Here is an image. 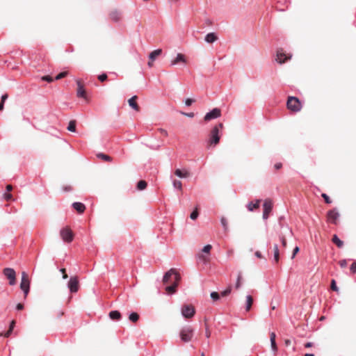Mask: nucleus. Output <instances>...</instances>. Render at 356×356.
<instances>
[{
    "mask_svg": "<svg viewBox=\"0 0 356 356\" xmlns=\"http://www.w3.org/2000/svg\"><path fill=\"white\" fill-rule=\"evenodd\" d=\"M174 276V282L172 284L166 286L165 291L168 294H172L175 293L176 289L179 284V282L181 280V276L179 273L175 268H171L168 270L165 275L163 276V282L164 284H168L169 279L171 276Z\"/></svg>",
    "mask_w": 356,
    "mask_h": 356,
    "instance_id": "f257e3e1",
    "label": "nucleus"
},
{
    "mask_svg": "<svg viewBox=\"0 0 356 356\" xmlns=\"http://www.w3.org/2000/svg\"><path fill=\"white\" fill-rule=\"evenodd\" d=\"M223 129V124L219 123L216 124L211 131L209 134V137L208 140V145L209 146H216L217 145L220 139V135L219 134L220 130Z\"/></svg>",
    "mask_w": 356,
    "mask_h": 356,
    "instance_id": "f03ea898",
    "label": "nucleus"
},
{
    "mask_svg": "<svg viewBox=\"0 0 356 356\" xmlns=\"http://www.w3.org/2000/svg\"><path fill=\"white\" fill-rule=\"evenodd\" d=\"M286 108L293 113H298L301 111L302 105L298 97L289 96L286 102Z\"/></svg>",
    "mask_w": 356,
    "mask_h": 356,
    "instance_id": "7ed1b4c3",
    "label": "nucleus"
},
{
    "mask_svg": "<svg viewBox=\"0 0 356 356\" xmlns=\"http://www.w3.org/2000/svg\"><path fill=\"white\" fill-rule=\"evenodd\" d=\"M20 288L24 291V298H26L29 292L30 281L29 279V275L25 272L22 273V280H21V283H20Z\"/></svg>",
    "mask_w": 356,
    "mask_h": 356,
    "instance_id": "20e7f679",
    "label": "nucleus"
},
{
    "mask_svg": "<svg viewBox=\"0 0 356 356\" xmlns=\"http://www.w3.org/2000/svg\"><path fill=\"white\" fill-rule=\"evenodd\" d=\"M193 336V329L190 327H186L180 331V337L182 341L188 342L191 341Z\"/></svg>",
    "mask_w": 356,
    "mask_h": 356,
    "instance_id": "39448f33",
    "label": "nucleus"
},
{
    "mask_svg": "<svg viewBox=\"0 0 356 356\" xmlns=\"http://www.w3.org/2000/svg\"><path fill=\"white\" fill-rule=\"evenodd\" d=\"M3 274L9 280L10 285H15L16 284V273L13 268H4L3 270Z\"/></svg>",
    "mask_w": 356,
    "mask_h": 356,
    "instance_id": "423d86ee",
    "label": "nucleus"
},
{
    "mask_svg": "<svg viewBox=\"0 0 356 356\" xmlns=\"http://www.w3.org/2000/svg\"><path fill=\"white\" fill-rule=\"evenodd\" d=\"M60 235L65 242L70 243L73 241L74 234L68 227L63 228L60 232Z\"/></svg>",
    "mask_w": 356,
    "mask_h": 356,
    "instance_id": "0eeeda50",
    "label": "nucleus"
},
{
    "mask_svg": "<svg viewBox=\"0 0 356 356\" xmlns=\"http://www.w3.org/2000/svg\"><path fill=\"white\" fill-rule=\"evenodd\" d=\"M195 314V307L192 305H184L181 308V314L186 318H192Z\"/></svg>",
    "mask_w": 356,
    "mask_h": 356,
    "instance_id": "6e6552de",
    "label": "nucleus"
},
{
    "mask_svg": "<svg viewBox=\"0 0 356 356\" xmlns=\"http://www.w3.org/2000/svg\"><path fill=\"white\" fill-rule=\"evenodd\" d=\"M263 208H264L263 218L266 220L268 218L269 214L273 209L272 201L269 199L265 200L264 204H263Z\"/></svg>",
    "mask_w": 356,
    "mask_h": 356,
    "instance_id": "1a4fd4ad",
    "label": "nucleus"
},
{
    "mask_svg": "<svg viewBox=\"0 0 356 356\" xmlns=\"http://www.w3.org/2000/svg\"><path fill=\"white\" fill-rule=\"evenodd\" d=\"M291 58V56L286 55L284 52L283 49H281L277 50V54H276V60L279 63H280V64L284 63L288 60H290Z\"/></svg>",
    "mask_w": 356,
    "mask_h": 356,
    "instance_id": "9d476101",
    "label": "nucleus"
},
{
    "mask_svg": "<svg viewBox=\"0 0 356 356\" xmlns=\"http://www.w3.org/2000/svg\"><path fill=\"white\" fill-rule=\"evenodd\" d=\"M68 287L72 293H76L79 288V284L77 277H72L68 282Z\"/></svg>",
    "mask_w": 356,
    "mask_h": 356,
    "instance_id": "9b49d317",
    "label": "nucleus"
},
{
    "mask_svg": "<svg viewBox=\"0 0 356 356\" xmlns=\"http://www.w3.org/2000/svg\"><path fill=\"white\" fill-rule=\"evenodd\" d=\"M77 90L76 95L78 97L86 99V91L84 88V84L80 79L76 80Z\"/></svg>",
    "mask_w": 356,
    "mask_h": 356,
    "instance_id": "f8f14e48",
    "label": "nucleus"
},
{
    "mask_svg": "<svg viewBox=\"0 0 356 356\" xmlns=\"http://www.w3.org/2000/svg\"><path fill=\"white\" fill-rule=\"evenodd\" d=\"M220 115H221V111L218 108H215L211 111L207 113L205 115L204 119L205 121H209L212 119H215V118L220 117Z\"/></svg>",
    "mask_w": 356,
    "mask_h": 356,
    "instance_id": "ddd939ff",
    "label": "nucleus"
},
{
    "mask_svg": "<svg viewBox=\"0 0 356 356\" xmlns=\"http://www.w3.org/2000/svg\"><path fill=\"white\" fill-rule=\"evenodd\" d=\"M327 216L328 221H330L334 224H336L337 220L338 218L339 217V214L335 209H332L327 212Z\"/></svg>",
    "mask_w": 356,
    "mask_h": 356,
    "instance_id": "4468645a",
    "label": "nucleus"
},
{
    "mask_svg": "<svg viewBox=\"0 0 356 356\" xmlns=\"http://www.w3.org/2000/svg\"><path fill=\"white\" fill-rule=\"evenodd\" d=\"M138 99V97L136 95L133 96L131 98H130L128 100L129 105L135 111H139L140 107L138 105L136 102V99Z\"/></svg>",
    "mask_w": 356,
    "mask_h": 356,
    "instance_id": "2eb2a0df",
    "label": "nucleus"
},
{
    "mask_svg": "<svg viewBox=\"0 0 356 356\" xmlns=\"http://www.w3.org/2000/svg\"><path fill=\"white\" fill-rule=\"evenodd\" d=\"M186 60L185 56L182 54H178L177 57L171 60V65H177L179 63H186Z\"/></svg>",
    "mask_w": 356,
    "mask_h": 356,
    "instance_id": "dca6fc26",
    "label": "nucleus"
},
{
    "mask_svg": "<svg viewBox=\"0 0 356 356\" xmlns=\"http://www.w3.org/2000/svg\"><path fill=\"white\" fill-rule=\"evenodd\" d=\"M109 17L112 21L118 22L121 19V14L117 10H113L110 13Z\"/></svg>",
    "mask_w": 356,
    "mask_h": 356,
    "instance_id": "f3484780",
    "label": "nucleus"
},
{
    "mask_svg": "<svg viewBox=\"0 0 356 356\" xmlns=\"http://www.w3.org/2000/svg\"><path fill=\"white\" fill-rule=\"evenodd\" d=\"M175 175L180 178H186L190 176V173L188 170H181L180 169H176L175 170Z\"/></svg>",
    "mask_w": 356,
    "mask_h": 356,
    "instance_id": "a211bd4d",
    "label": "nucleus"
},
{
    "mask_svg": "<svg viewBox=\"0 0 356 356\" xmlns=\"http://www.w3.org/2000/svg\"><path fill=\"white\" fill-rule=\"evenodd\" d=\"M72 207L79 213H83L86 209L85 205L81 202H74Z\"/></svg>",
    "mask_w": 356,
    "mask_h": 356,
    "instance_id": "6ab92c4d",
    "label": "nucleus"
},
{
    "mask_svg": "<svg viewBox=\"0 0 356 356\" xmlns=\"http://www.w3.org/2000/svg\"><path fill=\"white\" fill-rule=\"evenodd\" d=\"M218 40V36L214 33H209L205 36V41L208 43H213Z\"/></svg>",
    "mask_w": 356,
    "mask_h": 356,
    "instance_id": "aec40b11",
    "label": "nucleus"
},
{
    "mask_svg": "<svg viewBox=\"0 0 356 356\" xmlns=\"http://www.w3.org/2000/svg\"><path fill=\"white\" fill-rule=\"evenodd\" d=\"M162 53V49H158L153 51H152L149 55V59L152 60V62H154V60L159 56Z\"/></svg>",
    "mask_w": 356,
    "mask_h": 356,
    "instance_id": "412c9836",
    "label": "nucleus"
},
{
    "mask_svg": "<svg viewBox=\"0 0 356 356\" xmlns=\"http://www.w3.org/2000/svg\"><path fill=\"white\" fill-rule=\"evenodd\" d=\"M253 298L252 296H246V303H245V310L246 312H249L251 309V307L253 304Z\"/></svg>",
    "mask_w": 356,
    "mask_h": 356,
    "instance_id": "4be33fe9",
    "label": "nucleus"
},
{
    "mask_svg": "<svg viewBox=\"0 0 356 356\" xmlns=\"http://www.w3.org/2000/svg\"><path fill=\"white\" fill-rule=\"evenodd\" d=\"M15 325V321L13 320L11 321V323L10 324L8 330L6 332H5L4 334L0 333V336H3L5 337H9L14 329Z\"/></svg>",
    "mask_w": 356,
    "mask_h": 356,
    "instance_id": "5701e85b",
    "label": "nucleus"
},
{
    "mask_svg": "<svg viewBox=\"0 0 356 356\" xmlns=\"http://www.w3.org/2000/svg\"><path fill=\"white\" fill-rule=\"evenodd\" d=\"M332 241L339 248H341L343 246V242L339 238V237L334 234L332 236Z\"/></svg>",
    "mask_w": 356,
    "mask_h": 356,
    "instance_id": "b1692460",
    "label": "nucleus"
},
{
    "mask_svg": "<svg viewBox=\"0 0 356 356\" xmlns=\"http://www.w3.org/2000/svg\"><path fill=\"white\" fill-rule=\"evenodd\" d=\"M259 205H260V200H256L255 203H253V202H250L248 204V209L250 211H254V209H257L259 207Z\"/></svg>",
    "mask_w": 356,
    "mask_h": 356,
    "instance_id": "393cba45",
    "label": "nucleus"
},
{
    "mask_svg": "<svg viewBox=\"0 0 356 356\" xmlns=\"http://www.w3.org/2000/svg\"><path fill=\"white\" fill-rule=\"evenodd\" d=\"M109 317L112 320H120L121 318V314L117 310L111 311L109 313Z\"/></svg>",
    "mask_w": 356,
    "mask_h": 356,
    "instance_id": "a878e982",
    "label": "nucleus"
},
{
    "mask_svg": "<svg viewBox=\"0 0 356 356\" xmlns=\"http://www.w3.org/2000/svg\"><path fill=\"white\" fill-rule=\"evenodd\" d=\"M273 252H274V260H275V263L277 264L280 260V252H279L277 244L274 245Z\"/></svg>",
    "mask_w": 356,
    "mask_h": 356,
    "instance_id": "bb28decb",
    "label": "nucleus"
},
{
    "mask_svg": "<svg viewBox=\"0 0 356 356\" xmlns=\"http://www.w3.org/2000/svg\"><path fill=\"white\" fill-rule=\"evenodd\" d=\"M96 156H97V158L101 159H102L104 161H106V162L112 161V158L110 156L107 155V154H103V153H98V154H97Z\"/></svg>",
    "mask_w": 356,
    "mask_h": 356,
    "instance_id": "cd10ccee",
    "label": "nucleus"
},
{
    "mask_svg": "<svg viewBox=\"0 0 356 356\" xmlns=\"http://www.w3.org/2000/svg\"><path fill=\"white\" fill-rule=\"evenodd\" d=\"M147 186V182L145 181L140 180L137 184V188L139 191H142V190L145 189Z\"/></svg>",
    "mask_w": 356,
    "mask_h": 356,
    "instance_id": "c85d7f7f",
    "label": "nucleus"
},
{
    "mask_svg": "<svg viewBox=\"0 0 356 356\" xmlns=\"http://www.w3.org/2000/svg\"><path fill=\"white\" fill-rule=\"evenodd\" d=\"M67 130L72 132L76 131V121L70 120L67 127Z\"/></svg>",
    "mask_w": 356,
    "mask_h": 356,
    "instance_id": "c756f323",
    "label": "nucleus"
},
{
    "mask_svg": "<svg viewBox=\"0 0 356 356\" xmlns=\"http://www.w3.org/2000/svg\"><path fill=\"white\" fill-rule=\"evenodd\" d=\"M129 319L133 323H136L139 319V315L136 312H133L129 315Z\"/></svg>",
    "mask_w": 356,
    "mask_h": 356,
    "instance_id": "7c9ffc66",
    "label": "nucleus"
},
{
    "mask_svg": "<svg viewBox=\"0 0 356 356\" xmlns=\"http://www.w3.org/2000/svg\"><path fill=\"white\" fill-rule=\"evenodd\" d=\"M221 224L224 228L225 232L228 231V222L226 218L222 217L220 219Z\"/></svg>",
    "mask_w": 356,
    "mask_h": 356,
    "instance_id": "2f4dec72",
    "label": "nucleus"
},
{
    "mask_svg": "<svg viewBox=\"0 0 356 356\" xmlns=\"http://www.w3.org/2000/svg\"><path fill=\"white\" fill-rule=\"evenodd\" d=\"M242 274L241 272L238 273L237 281L235 285L236 289H238L241 286Z\"/></svg>",
    "mask_w": 356,
    "mask_h": 356,
    "instance_id": "473e14b6",
    "label": "nucleus"
},
{
    "mask_svg": "<svg viewBox=\"0 0 356 356\" xmlns=\"http://www.w3.org/2000/svg\"><path fill=\"white\" fill-rule=\"evenodd\" d=\"M173 186H174L175 188L181 191L182 184H181V182L179 180H174Z\"/></svg>",
    "mask_w": 356,
    "mask_h": 356,
    "instance_id": "72a5a7b5",
    "label": "nucleus"
},
{
    "mask_svg": "<svg viewBox=\"0 0 356 356\" xmlns=\"http://www.w3.org/2000/svg\"><path fill=\"white\" fill-rule=\"evenodd\" d=\"M232 291V286H229L227 289H225V291H223L222 293H221V296L222 297H225V296H227L228 295L230 294Z\"/></svg>",
    "mask_w": 356,
    "mask_h": 356,
    "instance_id": "f704fd0d",
    "label": "nucleus"
},
{
    "mask_svg": "<svg viewBox=\"0 0 356 356\" xmlns=\"http://www.w3.org/2000/svg\"><path fill=\"white\" fill-rule=\"evenodd\" d=\"M68 74V72H62L60 73H59L56 77H55V79L56 80H59V79H61L64 77H65Z\"/></svg>",
    "mask_w": 356,
    "mask_h": 356,
    "instance_id": "c9c22d12",
    "label": "nucleus"
},
{
    "mask_svg": "<svg viewBox=\"0 0 356 356\" xmlns=\"http://www.w3.org/2000/svg\"><path fill=\"white\" fill-rule=\"evenodd\" d=\"M97 78L101 82H104L107 80L108 76L106 74L104 73L99 75Z\"/></svg>",
    "mask_w": 356,
    "mask_h": 356,
    "instance_id": "e433bc0d",
    "label": "nucleus"
},
{
    "mask_svg": "<svg viewBox=\"0 0 356 356\" xmlns=\"http://www.w3.org/2000/svg\"><path fill=\"white\" fill-rule=\"evenodd\" d=\"M211 298L213 300H215V301H216V300H219V298H220V295H219V293H218V292H215V291H213V292H212V293H211Z\"/></svg>",
    "mask_w": 356,
    "mask_h": 356,
    "instance_id": "4c0bfd02",
    "label": "nucleus"
},
{
    "mask_svg": "<svg viewBox=\"0 0 356 356\" xmlns=\"http://www.w3.org/2000/svg\"><path fill=\"white\" fill-rule=\"evenodd\" d=\"M199 215V213L197 211V209H196L195 210H194L191 213V216H190V218L192 219V220H195L197 216Z\"/></svg>",
    "mask_w": 356,
    "mask_h": 356,
    "instance_id": "58836bf2",
    "label": "nucleus"
},
{
    "mask_svg": "<svg viewBox=\"0 0 356 356\" xmlns=\"http://www.w3.org/2000/svg\"><path fill=\"white\" fill-rule=\"evenodd\" d=\"M280 240L282 242V245L284 248H286V237L284 236V235H280Z\"/></svg>",
    "mask_w": 356,
    "mask_h": 356,
    "instance_id": "ea45409f",
    "label": "nucleus"
},
{
    "mask_svg": "<svg viewBox=\"0 0 356 356\" xmlns=\"http://www.w3.org/2000/svg\"><path fill=\"white\" fill-rule=\"evenodd\" d=\"M322 197L324 199L325 202L327 203V204H330L332 202L330 198L329 197V196L325 194V193H322L321 195Z\"/></svg>",
    "mask_w": 356,
    "mask_h": 356,
    "instance_id": "a19ab883",
    "label": "nucleus"
},
{
    "mask_svg": "<svg viewBox=\"0 0 356 356\" xmlns=\"http://www.w3.org/2000/svg\"><path fill=\"white\" fill-rule=\"evenodd\" d=\"M331 289H332V290H333L334 291H339V289L336 284V281L334 280H332V281H331Z\"/></svg>",
    "mask_w": 356,
    "mask_h": 356,
    "instance_id": "79ce46f5",
    "label": "nucleus"
},
{
    "mask_svg": "<svg viewBox=\"0 0 356 356\" xmlns=\"http://www.w3.org/2000/svg\"><path fill=\"white\" fill-rule=\"evenodd\" d=\"M42 81H47V82H49V83H51V82H52V81H53V80H54V79H53V78H52L51 76H49V75H46V76H43L42 77Z\"/></svg>",
    "mask_w": 356,
    "mask_h": 356,
    "instance_id": "37998d69",
    "label": "nucleus"
},
{
    "mask_svg": "<svg viewBox=\"0 0 356 356\" xmlns=\"http://www.w3.org/2000/svg\"><path fill=\"white\" fill-rule=\"evenodd\" d=\"M211 248H212V246L211 245H207L203 248L202 252L209 254L210 252Z\"/></svg>",
    "mask_w": 356,
    "mask_h": 356,
    "instance_id": "c03bdc74",
    "label": "nucleus"
},
{
    "mask_svg": "<svg viewBox=\"0 0 356 356\" xmlns=\"http://www.w3.org/2000/svg\"><path fill=\"white\" fill-rule=\"evenodd\" d=\"M339 264L340 265V266L343 268H346L347 266V264H348V262L346 259H342L341 261H339Z\"/></svg>",
    "mask_w": 356,
    "mask_h": 356,
    "instance_id": "a18cd8bd",
    "label": "nucleus"
},
{
    "mask_svg": "<svg viewBox=\"0 0 356 356\" xmlns=\"http://www.w3.org/2000/svg\"><path fill=\"white\" fill-rule=\"evenodd\" d=\"M350 270L351 273L353 274L356 273V261H354L351 264Z\"/></svg>",
    "mask_w": 356,
    "mask_h": 356,
    "instance_id": "49530a36",
    "label": "nucleus"
},
{
    "mask_svg": "<svg viewBox=\"0 0 356 356\" xmlns=\"http://www.w3.org/2000/svg\"><path fill=\"white\" fill-rule=\"evenodd\" d=\"M195 102L194 99L188 98L185 100V104L188 106H191Z\"/></svg>",
    "mask_w": 356,
    "mask_h": 356,
    "instance_id": "de8ad7c7",
    "label": "nucleus"
},
{
    "mask_svg": "<svg viewBox=\"0 0 356 356\" xmlns=\"http://www.w3.org/2000/svg\"><path fill=\"white\" fill-rule=\"evenodd\" d=\"M4 199L7 201L11 200L13 199V195L10 193H5L3 195Z\"/></svg>",
    "mask_w": 356,
    "mask_h": 356,
    "instance_id": "09e8293b",
    "label": "nucleus"
},
{
    "mask_svg": "<svg viewBox=\"0 0 356 356\" xmlns=\"http://www.w3.org/2000/svg\"><path fill=\"white\" fill-rule=\"evenodd\" d=\"M199 257L204 263H207L209 261V258L204 255L200 254Z\"/></svg>",
    "mask_w": 356,
    "mask_h": 356,
    "instance_id": "8fccbe9b",
    "label": "nucleus"
},
{
    "mask_svg": "<svg viewBox=\"0 0 356 356\" xmlns=\"http://www.w3.org/2000/svg\"><path fill=\"white\" fill-rule=\"evenodd\" d=\"M300 251V249L298 247H296L293 250V253H292V256H291V259H293L296 255L298 253V252Z\"/></svg>",
    "mask_w": 356,
    "mask_h": 356,
    "instance_id": "3c124183",
    "label": "nucleus"
},
{
    "mask_svg": "<svg viewBox=\"0 0 356 356\" xmlns=\"http://www.w3.org/2000/svg\"><path fill=\"white\" fill-rule=\"evenodd\" d=\"M271 348L275 352L277 351V347L275 341H270Z\"/></svg>",
    "mask_w": 356,
    "mask_h": 356,
    "instance_id": "603ef678",
    "label": "nucleus"
},
{
    "mask_svg": "<svg viewBox=\"0 0 356 356\" xmlns=\"http://www.w3.org/2000/svg\"><path fill=\"white\" fill-rule=\"evenodd\" d=\"M60 272L62 273L63 274V279H67L68 277V275H67L66 273V270L65 268H61L60 270Z\"/></svg>",
    "mask_w": 356,
    "mask_h": 356,
    "instance_id": "864d4df0",
    "label": "nucleus"
},
{
    "mask_svg": "<svg viewBox=\"0 0 356 356\" xmlns=\"http://www.w3.org/2000/svg\"><path fill=\"white\" fill-rule=\"evenodd\" d=\"M159 131L164 136H168V132L165 129H159Z\"/></svg>",
    "mask_w": 356,
    "mask_h": 356,
    "instance_id": "5fc2aeb1",
    "label": "nucleus"
},
{
    "mask_svg": "<svg viewBox=\"0 0 356 356\" xmlns=\"http://www.w3.org/2000/svg\"><path fill=\"white\" fill-rule=\"evenodd\" d=\"M8 94H4V95H3L1 96V102L4 103V102L8 99Z\"/></svg>",
    "mask_w": 356,
    "mask_h": 356,
    "instance_id": "6e6d98bb",
    "label": "nucleus"
},
{
    "mask_svg": "<svg viewBox=\"0 0 356 356\" xmlns=\"http://www.w3.org/2000/svg\"><path fill=\"white\" fill-rule=\"evenodd\" d=\"M282 167V164L281 163H277L275 164L274 165V168L276 169V170H279Z\"/></svg>",
    "mask_w": 356,
    "mask_h": 356,
    "instance_id": "4d7b16f0",
    "label": "nucleus"
},
{
    "mask_svg": "<svg viewBox=\"0 0 356 356\" xmlns=\"http://www.w3.org/2000/svg\"><path fill=\"white\" fill-rule=\"evenodd\" d=\"M275 337H276L275 333V332H271L270 334V341H275Z\"/></svg>",
    "mask_w": 356,
    "mask_h": 356,
    "instance_id": "13d9d810",
    "label": "nucleus"
},
{
    "mask_svg": "<svg viewBox=\"0 0 356 356\" xmlns=\"http://www.w3.org/2000/svg\"><path fill=\"white\" fill-rule=\"evenodd\" d=\"M17 310H22L24 308V305L22 303H18L16 307Z\"/></svg>",
    "mask_w": 356,
    "mask_h": 356,
    "instance_id": "bf43d9fd",
    "label": "nucleus"
},
{
    "mask_svg": "<svg viewBox=\"0 0 356 356\" xmlns=\"http://www.w3.org/2000/svg\"><path fill=\"white\" fill-rule=\"evenodd\" d=\"M255 256L258 258H262V255H261V253L259 252V251H257L255 252Z\"/></svg>",
    "mask_w": 356,
    "mask_h": 356,
    "instance_id": "052dcab7",
    "label": "nucleus"
},
{
    "mask_svg": "<svg viewBox=\"0 0 356 356\" xmlns=\"http://www.w3.org/2000/svg\"><path fill=\"white\" fill-rule=\"evenodd\" d=\"M6 190H7V191H11L13 190V186L10 184L7 185Z\"/></svg>",
    "mask_w": 356,
    "mask_h": 356,
    "instance_id": "680f3d73",
    "label": "nucleus"
},
{
    "mask_svg": "<svg viewBox=\"0 0 356 356\" xmlns=\"http://www.w3.org/2000/svg\"><path fill=\"white\" fill-rule=\"evenodd\" d=\"M210 335H211V332H210V331L209 330V329H208V328H207V329H206V337H207V338H209V337H210Z\"/></svg>",
    "mask_w": 356,
    "mask_h": 356,
    "instance_id": "e2e57ef3",
    "label": "nucleus"
},
{
    "mask_svg": "<svg viewBox=\"0 0 356 356\" xmlns=\"http://www.w3.org/2000/svg\"><path fill=\"white\" fill-rule=\"evenodd\" d=\"M173 282H174V276L172 275L170 277L168 284H172Z\"/></svg>",
    "mask_w": 356,
    "mask_h": 356,
    "instance_id": "0e129e2a",
    "label": "nucleus"
},
{
    "mask_svg": "<svg viewBox=\"0 0 356 356\" xmlns=\"http://www.w3.org/2000/svg\"><path fill=\"white\" fill-rule=\"evenodd\" d=\"M312 346V343L311 342H307L305 344V348H309Z\"/></svg>",
    "mask_w": 356,
    "mask_h": 356,
    "instance_id": "69168bd1",
    "label": "nucleus"
},
{
    "mask_svg": "<svg viewBox=\"0 0 356 356\" xmlns=\"http://www.w3.org/2000/svg\"><path fill=\"white\" fill-rule=\"evenodd\" d=\"M147 65L149 67H152L153 66V62H152V60H149V62L147 63Z\"/></svg>",
    "mask_w": 356,
    "mask_h": 356,
    "instance_id": "338daca9",
    "label": "nucleus"
},
{
    "mask_svg": "<svg viewBox=\"0 0 356 356\" xmlns=\"http://www.w3.org/2000/svg\"><path fill=\"white\" fill-rule=\"evenodd\" d=\"M4 103L0 102V111L3 109Z\"/></svg>",
    "mask_w": 356,
    "mask_h": 356,
    "instance_id": "774afa93",
    "label": "nucleus"
}]
</instances>
